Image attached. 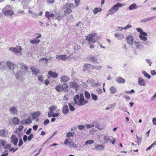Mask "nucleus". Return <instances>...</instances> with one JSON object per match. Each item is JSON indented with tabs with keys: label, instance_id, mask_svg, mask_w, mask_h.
<instances>
[{
	"label": "nucleus",
	"instance_id": "f257e3e1",
	"mask_svg": "<svg viewBox=\"0 0 156 156\" xmlns=\"http://www.w3.org/2000/svg\"><path fill=\"white\" fill-rule=\"evenodd\" d=\"M18 70L15 73L14 71L13 73L16 78L18 80H21L22 79L23 74L27 72L28 67L24 64L18 63L17 64Z\"/></svg>",
	"mask_w": 156,
	"mask_h": 156
},
{
	"label": "nucleus",
	"instance_id": "f03ea898",
	"mask_svg": "<svg viewBox=\"0 0 156 156\" xmlns=\"http://www.w3.org/2000/svg\"><path fill=\"white\" fill-rule=\"evenodd\" d=\"M73 100L75 104L79 106L84 105L88 102L87 100L84 99V96L82 93L80 95H75L73 97Z\"/></svg>",
	"mask_w": 156,
	"mask_h": 156
},
{
	"label": "nucleus",
	"instance_id": "7ed1b4c3",
	"mask_svg": "<svg viewBox=\"0 0 156 156\" xmlns=\"http://www.w3.org/2000/svg\"><path fill=\"white\" fill-rule=\"evenodd\" d=\"M74 7V5L73 3H66L63 6L62 8V11L63 12L64 15L66 16L71 12Z\"/></svg>",
	"mask_w": 156,
	"mask_h": 156
},
{
	"label": "nucleus",
	"instance_id": "20e7f679",
	"mask_svg": "<svg viewBox=\"0 0 156 156\" xmlns=\"http://www.w3.org/2000/svg\"><path fill=\"white\" fill-rule=\"evenodd\" d=\"M86 37V40L88 41L89 44L95 42L97 39V34L96 33L90 34Z\"/></svg>",
	"mask_w": 156,
	"mask_h": 156
},
{
	"label": "nucleus",
	"instance_id": "39448f33",
	"mask_svg": "<svg viewBox=\"0 0 156 156\" xmlns=\"http://www.w3.org/2000/svg\"><path fill=\"white\" fill-rule=\"evenodd\" d=\"M8 6H6L2 10V12L5 16H10L12 15L14 12L13 10L9 9L7 10Z\"/></svg>",
	"mask_w": 156,
	"mask_h": 156
},
{
	"label": "nucleus",
	"instance_id": "423d86ee",
	"mask_svg": "<svg viewBox=\"0 0 156 156\" xmlns=\"http://www.w3.org/2000/svg\"><path fill=\"white\" fill-rule=\"evenodd\" d=\"M70 87L75 89L76 91H77L78 89H79L80 87L78 84L75 81H72L69 83V84Z\"/></svg>",
	"mask_w": 156,
	"mask_h": 156
},
{
	"label": "nucleus",
	"instance_id": "0eeeda50",
	"mask_svg": "<svg viewBox=\"0 0 156 156\" xmlns=\"http://www.w3.org/2000/svg\"><path fill=\"white\" fill-rule=\"evenodd\" d=\"M134 44L137 49H139L140 50H142L143 49L144 45L141 44L140 42L134 41Z\"/></svg>",
	"mask_w": 156,
	"mask_h": 156
},
{
	"label": "nucleus",
	"instance_id": "6e6552de",
	"mask_svg": "<svg viewBox=\"0 0 156 156\" xmlns=\"http://www.w3.org/2000/svg\"><path fill=\"white\" fill-rule=\"evenodd\" d=\"M126 40L127 43L130 45H132L134 43V38L131 35L128 36Z\"/></svg>",
	"mask_w": 156,
	"mask_h": 156
},
{
	"label": "nucleus",
	"instance_id": "1a4fd4ad",
	"mask_svg": "<svg viewBox=\"0 0 156 156\" xmlns=\"http://www.w3.org/2000/svg\"><path fill=\"white\" fill-rule=\"evenodd\" d=\"M31 70V72L33 75L37 76L39 73L40 70L39 69L37 68L34 66H32L30 68Z\"/></svg>",
	"mask_w": 156,
	"mask_h": 156
},
{
	"label": "nucleus",
	"instance_id": "9d476101",
	"mask_svg": "<svg viewBox=\"0 0 156 156\" xmlns=\"http://www.w3.org/2000/svg\"><path fill=\"white\" fill-rule=\"evenodd\" d=\"M11 141L14 146H16L18 142V139L15 135H12L11 137Z\"/></svg>",
	"mask_w": 156,
	"mask_h": 156
},
{
	"label": "nucleus",
	"instance_id": "9b49d317",
	"mask_svg": "<svg viewBox=\"0 0 156 156\" xmlns=\"http://www.w3.org/2000/svg\"><path fill=\"white\" fill-rule=\"evenodd\" d=\"M87 59L91 62H96L97 61L96 57L92 55H89L87 57Z\"/></svg>",
	"mask_w": 156,
	"mask_h": 156
},
{
	"label": "nucleus",
	"instance_id": "f8f14e48",
	"mask_svg": "<svg viewBox=\"0 0 156 156\" xmlns=\"http://www.w3.org/2000/svg\"><path fill=\"white\" fill-rule=\"evenodd\" d=\"M101 137L103 138V139L101 142H102L104 144H106L110 140V137L109 136L102 135L101 136Z\"/></svg>",
	"mask_w": 156,
	"mask_h": 156
},
{
	"label": "nucleus",
	"instance_id": "ddd939ff",
	"mask_svg": "<svg viewBox=\"0 0 156 156\" xmlns=\"http://www.w3.org/2000/svg\"><path fill=\"white\" fill-rule=\"evenodd\" d=\"M155 18H156V16H154L144 19L141 20H140V23H145L148 21H151Z\"/></svg>",
	"mask_w": 156,
	"mask_h": 156
},
{
	"label": "nucleus",
	"instance_id": "4468645a",
	"mask_svg": "<svg viewBox=\"0 0 156 156\" xmlns=\"http://www.w3.org/2000/svg\"><path fill=\"white\" fill-rule=\"evenodd\" d=\"M138 84L140 86H145V81L142 78L139 77L138 78Z\"/></svg>",
	"mask_w": 156,
	"mask_h": 156
},
{
	"label": "nucleus",
	"instance_id": "2eb2a0df",
	"mask_svg": "<svg viewBox=\"0 0 156 156\" xmlns=\"http://www.w3.org/2000/svg\"><path fill=\"white\" fill-rule=\"evenodd\" d=\"M7 66L10 69H14L17 66L12 63L10 61H7Z\"/></svg>",
	"mask_w": 156,
	"mask_h": 156
},
{
	"label": "nucleus",
	"instance_id": "dca6fc26",
	"mask_svg": "<svg viewBox=\"0 0 156 156\" xmlns=\"http://www.w3.org/2000/svg\"><path fill=\"white\" fill-rule=\"evenodd\" d=\"M60 82L62 83L63 82H66L69 80V77L67 76H63L60 77Z\"/></svg>",
	"mask_w": 156,
	"mask_h": 156
},
{
	"label": "nucleus",
	"instance_id": "f3484780",
	"mask_svg": "<svg viewBox=\"0 0 156 156\" xmlns=\"http://www.w3.org/2000/svg\"><path fill=\"white\" fill-rule=\"evenodd\" d=\"M62 91L64 92H68L69 89V86L66 83H64L62 84Z\"/></svg>",
	"mask_w": 156,
	"mask_h": 156
},
{
	"label": "nucleus",
	"instance_id": "a211bd4d",
	"mask_svg": "<svg viewBox=\"0 0 156 156\" xmlns=\"http://www.w3.org/2000/svg\"><path fill=\"white\" fill-rule=\"evenodd\" d=\"M115 36L117 37V39L119 40H121L124 38V35L123 34H120L118 33H116L115 34Z\"/></svg>",
	"mask_w": 156,
	"mask_h": 156
},
{
	"label": "nucleus",
	"instance_id": "6ab92c4d",
	"mask_svg": "<svg viewBox=\"0 0 156 156\" xmlns=\"http://www.w3.org/2000/svg\"><path fill=\"white\" fill-rule=\"evenodd\" d=\"M124 5L123 4L117 3V4L114 5L112 7L116 11L118 10L119 7H122Z\"/></svg>",
	"mask_w": 156,
	"mask_h": 156
},
{
	"label": "nucleus",
	"instance_id": "aec40b11",
	"mask_svg": "<svg viewBox=\"0 0 156 156\" xmlns=\"http://www.w3.org/2000/svg\"><path fill=\"white\" fill-rule=\"evenodd\" d=\"M84 69L83 70H86L89 69H92L93 68V65L90 64H84L83 66Z\"/></svg>",
	"mask_w": 156,
	"mask_h": 156
},
{
	"label": "nucleus",
	"instance_id": "412c9836",
	"mask_svg": "<svg viewBox=\"0 0 156 156\" xmlns=\"http://www.w3.org/2000/svg\"><path fill=\"white\" fill-rule=\"evenodd\" d=\"M67 58L66 55H57L56 58L57 59H61L62 60H65Z\"/></svg>",
	"mask_w": 156,
	"mask_h": 156
},
{
	"label": "nucleus",
	"instance_id": "4be33fe9",
	"mask_svg": "<svg viewBox=\"0 0 156 156\" xmlns=\"http://www.w3.org/2000/svg\"><path fill=\"white\" fill-rule=\"evenodd\" d=\"M116 81L119 83H124L125 82V79L121 77H119L116 78Z\"/></svg>",
	"mask_w": 156,
	"mask_h": 156
},
{
	"label": "nucleus",
	"instance_id": "5701e85b",
	"mask_svg": "<svg viewBox=\"0 0 156 156\" xmlns=\"http://www.w3.org/2000/svg\"><path fill=\"white\" fill-rule=\"evenodd\" d=\"M6 130L3 129L0 130V136L2 137H5L7 135V133L6 134Z\"/></svg>",
	"mask_w": 156,
	"mask_h": 156
},
{
	"label": "nucleus",
	"instance_id": "b1692460",
	"mask_svg": "<svg viewBox=\"0 0 156 156\" xmlns=\"http://www.w3.org/2000/svg\"><path fill=\"white\" fill-rule=\"evenodd\" d=\"M136 30L138 32L140 33V35H142L144 36H147V33L144 32L142 29L141 28H137Z\"/></svg>",
	"mask_w": 156,
	"mask_h": 156
},
{
	"label": "nucleus",
	"instance_id": "393cba45",
	"mask_svg": "<svg viewBox=\"0 0 156 156\" xmlns=\"http://www.w3.org/2000/svg\"><path fill=\"white\" fill-rule=\"evenodd\" d=\"M62 113L64 114H66L69 112V110L67 105H65L63 107Z\"/></svg>",
	"mask_w": 156,
	"mask_h": 156
},
{
	"label": "nucleus",
	"instance_id": "a878e982",
	"mask_svg": "<svg viewBox=\"0 0 156 156\" xmlns=\"http://www.w3.org/2000/svg\"><path fill=\"white\" fill-rule=\"evenodd\" d=\"M48 75L53 78H56L58 76V74L56 73L50 71L48 73Z\"/></svg>",
	"mask_w": 156,
	"mask_h": 156
},
{
	"label": "nucleus",
	"instance_id": "bb28decb",
	"mask_svg": "<svg viewBox=\"0 0 156 156\" xmlns=\"http://www.w3.org/2000/svg\"><path fill=\"white\" fill-rule=\"evenodd\" d=\"M10 112L12 114H16L17 112V111L15 107H11L10 108Z\"/></svg>",
	"mask_w": 156,
	"mask_h": 156
},
{
	"label": "nucleus",
	"instance_id": "cd10ccee",
	"mask_svg": "<svg viewBox=\"0 0 156 156\" xmlns=\"http://www.w3.org/2000/svg\"><path fill=\"white\" fill-rule=\"evenodd\" d=\"M22 49L21 46H17L15 48L14 53H19L22 51Z\"/></svg>",
	"mask_w": 156,
	"mask_h": 156
},
{
	"label": "nucleus",
	"instance_id": "c85d7f7f",
	"mask_svg": "<svg viewBox=\"0 0 156 156\" xmlns=\"http://www.w3.org/2000/svg\"><path fill=\"white\" fill-rule=\"evenodd\" d=\"M40 42V40L38 39L34 38L33 40L30 41V42L31 44H36L39 43Z\"/></svg>",
	"mask_w": 156,
	"mask_h": 156
},
{
	"label": "nucleus",
	"instance_id": "c756f323",
	"mask_svg": "<svg viewBox=\"0 0 156 156\" xmlns=\"http://www.w3.org/2000/svg\"><path fill=\"white\" fill-rule=\"evenodd\" d=\"M75 135V132H69L67 133L66 136L67 137H73Z\"/></svg>",
	"mask_w": 156,
	"mask_h": 156
},
{
	"label": "nucleus",
	"instance_id": "7c9ffc66",
	"mask_svg": "<svg viewBox=\"0 0 156 156\" xmlns=\"http://www.w3.org/2000/svg\"><path fill=\"white\" fill-rule=\"evenodd\" d=\"M83 26V23L80 22H77L76 25L75 26V28L76 29H79L82 27Z\"/></svg>",
	"mask_w": 156,
	"mask_h": 156
},
{
	"label": "nucleus",
	"instance_id": "2f4dec72",
	"mask_svg": "<svg viewBox=\"0 0 156 156\" xmlns=\"http://www.w3.org/2000/svg\"><path fill=\"white\" fill-rule=\"evenodd\" d=\"M55 89L58 92H62V84L57 85L55 87Z\"/></svg>",
	"mask_w": 156,
	"mask_h": 156
},
{
	"label": "nucleus",
	"instance_id": "473e14b6",
	"mask_svg": "<svg viewBox=\"0 0 156 156\" xmlns=\"http://www.w3.org/2000/svg\"><path fill=\"white\" fill-rule=\"evenodd\" d=\"M137 8L136 5L135 3H133L130 5L129 7V10H131L134 9H136Z\"/></svg>",
	"mask_w": 156,
	"mask_h": 156
},
{
	"label": "nucleus",
	"instance_id": "72a5a7b5",
	"mask_svg": "<svg viewBox=\"0 0 156 156\" xmlns=\"http://www.w3.org/2000/svg\"><path fill=\"white\" fill-rule=\"evenodd\" d=\"M40 115V113L39 112H37L33 113L32 115V118L33 119H34L36 118L39 116Z\"/></svg>",
	"mask_w": 156,
	"mask_h": 156
},
{
	"label": "nucleus",
	"instance_id": "f704fd0d",
	"mask_svg": "<svg viewBox=\"0 0 156 156\" xmlns=\"http://www.w3.org/2000/svg\"><path fill=\"white\" fill-rule=\"evenodd\" d=\"M104 148V146L102 145H98L95 146V148L97 150H103Z\"/></svg>",
	"mask_w": 156,
	"mask_h": 156
},
{
	"label": "nucleus",
	"instance_id": "c9c22d12",
	"mask_svg": "<svg viewBox=\"0 0 156 156\" xmlns=\"http://www.w3.org/2000/svg\"><path fill=\"white\" fill-rule=\"evenodd\" d=\"M46 17L48 19H49L50 17L54 16V15L53 13H50L49 12L46 11L45 13Z\"/></svg>",
	"mask_w": 156,
	"mask_h": 156
},
{
	"label": "nucleus",
	"instance_id": "e433bc0d",
	"mask_svg": "<svg viewBox=\"0 0 156 156\" xmlns=\"http://www.w3.org/2000/svg\"><path fill=\"white\" fill-rule=\"evenodd\" d=\"M12 121L15 124L18 125L19 124V120L17 117H13L12 119Z\"/></svg>",
	"mask_w": 156,
	"mask_h": 156
},
{
	"label": "nucleus",
	"instance_id": "4c0bfd02",
	"mask_svg": "<svg viewBox=\"0 0 156 156\" xmlns=\"http://www.w3.org/2000/svg\"><path fill=\"white\" fill-rule=\"evenodd\" d=\"M102 66H93V68H92V69H96L97 70H100L102 67Z\"/></svg>",
	"mask_w": 156,
	"mask_h": 156
},
{
	"label": "nucleus",
	"instance_id": "58836bf2",
	"mask_svg": "<svg viewBox=\"0 0 156 156\" xmlns=\"http://www.w3.org/2000/svg\"><path fill=\"white\" fill-rule=\"evenodd\" d=\"M115 105L116 103H115L109 105H108V106L105 109L108 110L113 108L115 106Z\"/></svg>",
	"mask_w": 156,
	"mask_h": 156
},
{
	"label": "nucleus",
	"instance_id": "ea45409f",
	"mask_svg": "<svg viewBox=\"0 0 156 156\" xmlns=\"http://www.w3.org/2000/svg\"><path fill=\"white\" fill-rule=\"evenodd\" d=\"M101 9L100 8H95L93 10V12L96 14L101 10Z\"/></svg>",
	"mask_w": 156,
	"mask_h": 156
},
{
	"label": "nucleus",
	"instance_id": "a19ab883",
	"mask_svg": "<svg viewBox=\"0 0 156 156\" xmlns=\"http://www.w3.org/2000/svg\"><path fill=\"white\" fill-rule=\"evenodd\" d=\"M142 73L144 75V76L147 77L149 79L151 78V75L150 74L147 73L145 71H142Z\"/></svg>",
	"mask_w": 156,
	"mask_h": 156
},
{
	"label": "nucleus",
	"instance_id": "79ce46f5",
	"mask_svg": "<svg viewBox=\"0 0 156 156\" xmlns=\"http://www.w3.org/2000/svg\"><path fill=\"white\" fill-rule=\"evenodd\" d=\"M116 11L112 7L109 10L108 14L112 15Z\"/></svg>",
	"mask_w": 156,
	"mask_h": 156
},
{
	"label": "nucleus",
	"instance_id": "37998d69",
	"mask_svg": "<svg viewBox=\"0 0 156 156\" xmlns=\"http://www.w3.org/2000/svg\"><path fill=\"white\" fill-rule=\"evenodd\" d=\"M94 143V141L92 140H89L86 141L85 142V145H87V144L90 145V144H93Z\"/></svg>",
	"mask_w": 156,
	"mask_h": 156
},
{
	"label": "nucleus",
	"instance_id": "c03bdc74",
	"mask_svg": "<svg viewBox=\"0 0 156 156\" xmlns=\"http://www.w3.org/2000/svg\"><path fill=\"white\" fill-rule=\"evenodd\" d=\"M110 90L112 94L115 93L116 91V88L113 86L111 87L110 88Z\"/></svg>",
	"mask_w": 156,
	"mask_h": 156
},
{
	"label": "nucleus",
	"instance_id": "a18cd8bd",
	"mask_svg": "<svg viewBox=\"0 0 156 156\" xmlns=\"http://www.w3.org/2000/svg\"><path fill=\"white\" fill-rule=\"evenodd\" d=\"M84 92V95L85 96V97L87 99H90V94L86 90Z\"/></svg>",
	"mask_w": 156,
	"mask_h": 156
},
{
	"label": "nucleus",
	"instance_id": "49530a36",
	"mask_svg": "<svg viewBox=\"0 0 156 156\" xmlns=\"http://www.w3.org/2000/svg\"><path fill=\"white\" fill-rule=\"evenodd\" d=\"M140 38L143 41H146L147 38L146 37V36H142V35H139Z\"/></svg>",
	"mask_w": 156,
	"mask_h": 156
},
{
	"label": "nucleus",
	"instance_id": "de8ad7c7",
	"mask_svg": "<svg viewBox=\"0 0 156 156\" xmlns=\"http://www.w3.org/2000/svg\"><path fill=\"white\" fill-rule=\"evenodd\" d=\"M0 144L3 147H5L6 144V142L5 140L0 139Z\"/></svg>",
	"mask_w": 156,
	"mask_h": 156
},
{
	"label": "nucleus",
	"instance_id": "09e8293b",
	"mask_svg": "<svg viewBox=\"0 0 156 156\" xmlns=\"http://www.w3.org/2000/svg\"><path fill=\"white\" fill-rule=\"evenodd\" d=\"M25 120V124H30L32 122V121L31 119L29 118L26 119Z\"/></svg>",
	"mask_w": 156,
	"mask_h": 156
},
{
	"label": "nucleus",
	"instance_id": "8fccbe9b",
	"mask_svg": "<svg viewBox=\"0 0 156 156\" xmlns=\"http://www.w3.org/2000/svg\"><path fill=\"white\" fill-rule=\"evenodd\" d=\"M91 97L93 100H94V101H96L98 99V97L97 96L93 93H92L91 94Z\"/></svg>",
	"mask_w": 156,
	"mask_h": 156
},
{
	"label": "nucleus",
	"instance_id": "3c124183",
	"mask_svg": "<svg viewBox=\"0 0 156 156\" xmlns=\"http://www.w3.org/2000/svg\"><path fill=\"white\" fill-rule=\"evenodd\" d=\"M143 44L145 45H147L148 46H151L152 44V42H151L147 41L143 42Z\"/></svg>",
	"mask_w": 156,
	"mask_h": 156
},
{
	"label": "nucleus",
	"instance_id": "603ef678",
	"mask_svg": "<svg viewBox=\"0 0 156 156\" xmlns=\"http://www.w3.org/2000/svg\"><path fill=\"white\" fill-rule=\"evenodd\" d=\"M71 141V139H70L68 138V139H66L65 140L64 143L65 144H70L71 143V142H70Z\"/></svg>",
	"mask_w": 156,
	"mask_h": 156
},
{
	"label": "nucleus",
	"instance_id": "864d4df0",
	"mask_svg": "<svg viewBox=\"0 0 156 156\" xmlns=\"http://www.w3.org/2000/svg\"><path fill=\"white\" fill-rule=\"evenodd\" d=\"M57 131H55L54 132V133L52 135L51 137H50L46 141V142L43 144H45L48 141H49L51 139V138H52V137L55 135L57 133Z\"/></svg>",
	"mask_w": 156,
	"mask_h": 156
},
{
	"label": "nucleus",
	"instance_id": "5fc2aeb1",
	"mask_svg": "<svg viewBox=\"0 0 156 156\" xmlns=\"http://www.w3.org/2000/svg\"><path fill=\"white\" fill-rule=\"evenodd\" d=\"M73 147H74L75 149H76V148L78 147L76 144H75L73 143V144H71L70 145V147H69L70 148H71Z\"/></svg>",
	"mask_w": 156,
	"mask_h": 156
},
{
	"label": "nucleus",
	"instance_id": "6e6d98bb",
	"mask_svg": "<svg viewBox=\"0 0 156 156\" xmlns=\"http://www.w3.org/2000/svg\"><path fill=\"white\" fill-rule=\"evenodd\" d=\"M69 106L70 108V109L71 111H73L75 110V108L70 103L69 104Z\"/></svg>",
	"mask_w": 156,
	"mask_h": 156
},
{
	"label": "nucleus",
	"instance_id": "4d7b16f0",
	"mask_svg": "<svg viewBox=\"0 0 156 156\" xmlns=\"http://www.w3.org/2000/svg\"><path fill=\"white\" fill-rule=\"evenodd\" d=\"M34 137V135L32 133H31L30 134L29 136H28V140L29 141H30Z\"/></svg>",
	"mask_w": 156,
	"mask_h": 156
},
{
	"label": "nucleus",
	"instance_id": "13d9d810",
	"mask_svg": "<svg viewBox=\"0 0 156 156\" xmlns=\"http://www.w3.org/2000/svg\"><path fill=\"white\" fill-rule=\"evenodd\" d=\"M85 126L87 128H90L94 127V125L87 124L85 125Z\"/></svg>",
	"mask_w": 156,
	"mask_h": 156
},
{
	"label": "nucleus",
	"instance_id": "bf43d9fd",
	"mask_svg": "<svg viewBox=\"0 0 156 156\" xmlns=\"http://www.w3.org/2000/svg\"><path fill=\"white\" fill-rule=\"evenodd\" d=\"M55 18L58 20H61L62 19V17L60 16L59 14L58 16L55 15Z\"/></svg>",
	"mask_w": 156,
	"mask_h": 156
},
{
	"label": "nucleus",
	"instance_id": "052dcab7",
	"mask_svg": "<svg viewBox=\"0 0 156 156\" xmlns=\"http://www.w3.org/2000/svg\"><path fill=\"white\" fill-rule=\"evenodd\" d=\"M94 80H90L89 79L87 80L86 82L87 83L91 84L92 83H94Z\"/></svg>",
	"mask_w": 156,
	"mask_h": 156
},
{
	"label": "nucleus",
	"instance_id": "680f3d73",
	"mask_svg": "<svg viewBox=\"0 0 156 156\" xmlns=\"http://www.w3.org/2000/svg\"><path fill=\"white\" fill-rule=\"evenodd\" d=\"M146 62L148 63L150 66H151L152 62H151V60L149 59H145Z\"/></svg>",
	"mask_w": 156,
	"mask_h": 156
},
{
	"label": "nucleus",
	"instance_id": "e2e57ef3",
	"mask_svg": "<svg viewBox=\"0 0 156 156\" xmlns=\"http://www.w3.org/2000/svg\"><path fill=\"white\" fill-rule=\"evenodd\" d=\"M96 90L99 94H101L102 93V89H101L99 88H97Z\"/></svg>",
	"mask_w": 156,
	"mask_h": 156
},
{
	"label": "nucleus",
	"instance_id": "0e129e2a",
	"mask_svg": "<svg viewBox=\"0 0 156 156\" xmlns=\"http://www.w3.org/2000/svg\"><path fill=\"white\" fill-rule=\"evenodd\" d=\"M80 0H75V4L76 5V6H78L79 5Z\"/></svg>",
	"mask_w": 156,
	"mask_h": 156
},
{
	"label": "nucleus",
	"instance_id": "69168bd1",
	"mask_svg": "<svg viewBox=\"0 0 156 156\" xmlns=\"http://www.w3.org/2000/svg\"><path fill=\"white\" fill-rule=\"evenodd\" d=\"M101 84V83H100L98 82L97 83L93 84L92 85V86L93 87H96L97 86H100Z\"/></svg>",
	"mask_w": 156,
	"mask_h": 156
},
{
	"label": "nucleus",
	"instance_id": "338daca9",
	"mask_svg": "<svg viewBox=\"0 0 156 156\" xmlns=\"http://www.w3.org/2000/svg\"><path fill=\"white\" fill-rule=\"evenodd\" d=\"M35 35L36 36H37L36 37V38L37 39H38L39 38H40L41 37V34L38 33L35 34Z\"/></svg>",
	"mask_w": 156,
	"mask_h": 156
},
{
	"label": "nucleus",
	"instance_id": "774afa93",
	"mask_svg": "<svg viewBox=\"0 0 156 156\" xmlns=\"http://www.w3.org/2000/svg\"><path fill=\"white\" fill-rule=\"evenodd\" d=\"M11 147V145L10 144H6L5 146L4 147V149H9Z\"/></svg>",
	"mask_w": 156,
	"mask_h": 156
}]
</instances>
